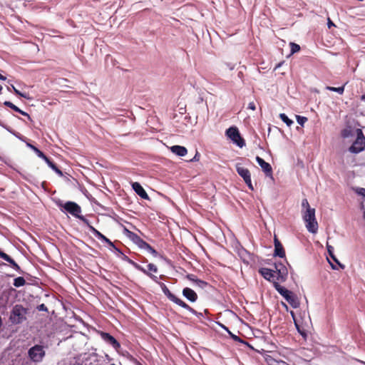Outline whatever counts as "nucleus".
<instances>
[{
  "instance_id": "nucleus-1",
  "label": "nucleus",
  "mask_w": 365,
  "mask_h": 365,
  "mask_svg": "<svg viewBox=\"0 0 365 365\" xmlns=\"http://www.w3.org/2000/svg\"><path fill=\"white\" fill-rule=\"evenodd\" d=\"M135 267L143 272L144 274L149 276L151 279H153L155 282H157L160 288L162 289L163 292L164 294L173 302L175 303L178 306L187 309L190 313L198 316L202 315V314H199L196 310H195L193 308H192L190 305L186 304L184 301H182L181 299L177 297L175 294H173L169 289L167 287V286L163 283L158 281V277L155 275L152 274L148 271L145 269L143 267H142L140 265L135 264Z\"/></svg>"
},
{
  "instance_id": "nucleus-2",
  "label": "nucleus",
  "mask_w": 365,
  "mask_h": 365,
  "mask_svg": "<svg viewBox=\"0 0 365 365\" xmlns=\"http://www.w3.org/2000/svg\"><path fill=\"white\" fill-rule=\"evenodd\" d=\"M28 309L21 304H16L10 314L9 320L14 324H19L26 320Z\"/></svg>"
},
{
  "instance_id": "nucleus-3",
  "label": "nucleus",
  "mask_w": 365,
  "mask_h": 365,
  "mask_svg": "<svg viewBox=\"0 0 365 365\" xmlns=\"http://www.w3.org/2000/svg\"><path fill=\"white\" fill-rule=\"evenodd\" d=\"M274 287L293 308H297L299 306V302L292 292L281 286L277 282H274Z\"/></svg>"
},
{
  "instance_id": "nucleus-4",
  "label": "nucleus",
  "mask_w": 365,
  "mask_h": 365,
  "mask_svg": "<svg viewBox=\"0 0 365 365\" xmlns=\"http://www.w3.org/2000/svg\"><path fill=\"white\" fill-rule=\"evenodd\" d=\"M303 220L309 232L316 233L318 230V223L315 217V209L309 208L303 213Z\"/></svg>"
},
{
  "instance_id": "nucleus-5",
  "label": "nucleus",
  "mask_w": 365,
  "mask_h": 365,
  "mask_svg": "<svg viewBox=\"0 0 365 365\" xmlns=\"http://www.w3.org/2000/svg\"><path fill=\"white\" fill-rule=\"evenodd\" d=\"M365 149V136L361 130H357V137L353 144L349 148V151L351 153L357 154Z\"/></svg>"
},
{
  "instance_id": "nucleus-6",
  "label": "nucleus",
  "mask_w": 365,
  "mask_h": 365,
  "mask_svg": "<svg viewBox=\"0 0 365 365\" xmlns=\"http://www.w3.org/2000/svg\"><path fill=\"white\" fill-rule=\"evenodd\" d=\"M226 135L239 147L242 148L245 145V140L241 137L237 128L234 126L229 128L226 130Z\"/></svg>"
},
{
  "instance_id": "nucleus-7",
  "label": "nucleus",
  "mask_w": 365,
  "mask_h": 365,
  "mask_svg": "<svg viewBox=\"0 0 365 365\" xmlns=\"http://www.w3.org/2000/svg\"><path fill=\"white\" fill-rule=\"evenodd\" d=\"M29 356L33 361H41L45 356L43 347L41 345H35L29 350Z\"/></svg>"
},
{
  "instance_id": "nucleus-8",
  "label": "nucleus",
  "mask_w": 365,
  "mask_h": 365,
  "mask_svg": "<svg viewBox=\"0 0 365 365\" xmlns=\"http://www.w3.org/2000/svg\"><path fill=\"white\" fill-rule=\"evenodd\" d=\"M63 207L71 215L78 217L81 212V207L74 202H66Z\"/></svg>"
},
{
  "instance_id": "nucleus-9",
  "label": "nucleus",
  "mask_w": 365,
  "mask_h": 365,
  "mask_svg": "<svg viewBox=\"0 0 365 365\" xmlns=\"http://www.w3.org/2000/svg\"><path fill=\"white\" fill-rule=\"evenodd\" d=\"M256 160L259 165L262 168L265 175L268 177L272 176V168L269 163L265 162L262 158L257 156Z\"/></svg>"
},
{
  "instance_id": "nucleus-10",
  "label": "nucleus",
  "mask_w": 365,
  "mask_h": 365,
  "mask_svg": "<svg viewBox=\"0 0 365 365\" xmlns=\"http://www.w3.org/2000/svg\"><path fill=\"white\" fill-rule=\"evenodd\" d=\"M101 338L105 341H106L109 344L112 345L113 347L115 348V349H118L120 346V343L110 334L101 331Z\"/></svg>"
},
{
  "instance_id": "nucleus-11",
  "label": "nucleus",
  "mask_w": 365,
  "mask_h": 365,
  "mask_svg": "<svg viewBox=\"0 0 365 365\" xmlns=\"http://www.w3.org/2000/svg\"><path fill=\"white\" fill-rule=\"evenodd\" d=\"M275 269H276L275 273L277 274V279L278 280L284 281L286 279L287 274H288L286 267L284 265H283L282 264H275Z\"/></svg>"
},
{
  "instance_id": "nucleus-12",
  "label": "nucleus",
  "mask_w": 365,
  "mask_h": 365,
  "mask_svg": "<svg viewBox=\"0 0 365 365\" xmlns=\"http://www.w3.org/2000/svg\"><path fill=\"white\" fill-rule=\"evenodd\" d=\"M182 295L190 302H195L198 298L197 293L189 287L182 289Z\"/></svg>"
},
{
  "instance_id": "nucleus-13",
  "label": "nucleus",
  "mask_w": 365,
  "mask_h": 365,
  "mask_svg": "<svg viewBox=\"0 0 365 365\" xmlns=\"http://www.w3.org/2000/svg\"><path fill=\"white\" fill-rule=\"evenodd\" d=\"M274 255L278 256L281 258H283L285 257V251L282 245V243L279 242L278 238L275 236L274 239Z\"/></svg>"
},
{
  "instance_id": "nucleus-14",
  "label": "nucleus",
  "mask_w": 365,
  "mask_h": 365,
  "mask_svg": "<svg viewBox=\"0 0 365 365\" xmlns=\"http://www.w3.org/2000/svg\"><path fill=\"white\" fill-rule=\"evenodd\" d=\"M259 273L267 280L268 281H274L275 278V271L262 267L259 269Z\"/></svg>"
},
{
  "instance_id": "nucleus-15",
  "label": "nucleus",
  "mask_w": 365,
  "mask_h": 365,
  "mask_svg": "<svg viewBox=\"0 0 365 365\" xmlns=\"http://www.w3.org/2000/svg\"><path fill=\"white\" fill-rule=\"evenodd\" d=\"M132 187L141 198L145 200H148L149 198L148 195L139 182H133L132 184Z\"/></svg>"
},
{
  "instance_id": "nucleus-16",
  "label": "nucleus",
  "mask_w": 365,
  "mask_h": 365,
  "mask_svg": "<svg viewBox=\"0 0 365 365\" xmlns=\"http://www.w3.org/2000/svg\"><path fill=\"white\" fill-rule=\"evenodd\" d=\"M0 257L10 263L12 268L21 273L22 271L18 264L7 254L0 250Z\"/></svg>"
},
{
  "instance_id": "nucleus-17",
  "label": "nucleus",
  "mask_w": 365,
  "mask_h": 365,
  "mask_svg": "<svg viewBox=\"0 0 365 365\" xmlns=\"http://www.w3.org/2000/svg\"><path fill=\"white\" fill-rule=\"evenodd\" d=\"M91 232L98 239L106 242L110 246L114 247L113 243L108 238H107L105 235H103L101 232H100L98 230H97L94 227H91Z\"/></svg>"
},
{
  "instance_id": "nucleus-18",
  "label": "nucleus",
  "mask_w": 365,
  "mask_h": 365,
  "mask_svg": "<svg viewBox=\"0 0 365 365\" xmlns=\"http://www.w3.org/2000/svg\"><path fill=\"white\" fill-rule=\"evenodd\" d=\"M172 153H175L178 156H185L187 153V150L185 147L181 145H173L170 147Z\"/></svg>"
},
{
  "instance_id": "nucleus-19",
  "label": "nucleus",
  "mask_w": 365,
  "mask_h": 365,
  "mask_svg": "<svg viewBox=\"0 0 365 365\" xmlns=\"http://www.w3.org/2000/svg\"><path fill=\"white\" fill-rule=\"evenodd\" d=\"M236 170L239 175H240L244 180L251 177L250 172L247 168L241 167L239 165H236Z\"/></svg>"
},
{
  "instance_id": "nucleus-20",
  "label": "nucleus",
  "mask_w": 365,
  "mask_h": 365,
  "mask_svg": "<svg viewBox=\"0 0 365 365\" xmlns=\"http://www.w3.org/2000/svg\"><path fill=\"white\" fill-rule=\"evenodd\" d=\"M4 105L6 107L11 108L12 110H15L16 112L21 113V115H23L24 116H27L29 118H30V115L27 113L21 110L20 108H19L17 106H16L14 104H13L10 101H5L4 103Z\"/></svg>"
},
{
  "instance_id": "nucleus-21",
  "label": "nucleus",
  "mask_w": 365,
  "mask_h": 365,
  "mask_svg": "<svg viewBox=\"0 0 365 365\" xmlns=\"http://www.w3.org/2000/svg\"><path fill=\"white\" fill-rule=\"evenodd\" d=\"M127 232H128V234H127L128 237L136 245L142 239L140 236H138L137 234H135L133 232L127 230Z\"/></svg>"
},
{
  "instance_id": "nucleus-22",
  "label": "nucleus",
  "mask_w": 365,
  "mask_h": 365,
  "mask_svg": "<svg viewBox=\"0 0 365 365\" xmlns=\"http://www.w3.org/2000/svg\"><path fill=\"white\" fill-rule=\"evenodd\" d=\"M27 146L29 147L30 148H31L39 158H41L42 159L46 158V155L42 151H41L38 148H37L36 146L33 145L31 143H27Z\"/></svg>"
},
{
  "instance_id": "nucleus-23",
  "label": "nucleus",
  "mask_w": 365,
  "mask_h": 365,
  "mask_svg": "<svg viewBox=\"0 0 365 365\" xmlns=\"http://www.w3.org/2000/svg\"><path fill=\"white\" fill-rule=\"evenodd\" d=\"M26 284V280L22 277H19L14 279V285L16 287L24 286Z\"/></svg>"
},
{
  "instance_id": "nucleus-24",
  "label": "nucleus",
  "mask_w": 365,
  "mask_h": 365,
  "mask_svg": "<svg viewBox=\"0 0 365 365\" xmlns=\"http://www.w3.org/2000/svg\"><path fill=\"white\" fill-rule=\"evenodd\" d=\"M326 89L331 91L336 92L339 94H343L344 91V86H342L341 87H332V86H327Z\"/></svg>"
},
{
  "instance_id": "nucleus-25",
  "label": "nucleus",
  "mask_w": 365,
  "mask_h": 365,
  "mask_svg": "<svg viewBox=\"0 0 365 365\" xmlns=\"http://www.w3.org/2000/svg\"><path fill=\"white\" fill-rule=\"evenodd\" d=\"M279 118L287 124V126H291L293 124V121L289 119L287 115L284 113H280L279 114Z\"/></svg>"
},
{
  "instance_id": "nucleus-26",
  "label": "nucleus",
  "mask_w": 365,
  "mask_h": 365,
  "mask_svg": "<svg viewBox=\"0 0 365 365\" xmlns=\"http://www.w3.org/2000/svg\"><path fill=\"white\" fill-rule=\"evenodd\" d=\"M187 278L192 282H195L197 283L199 285L201 284H206V283L204 281H202L200 279H196L195 276L194 274H187Z\"/></svg>"
},
{
  "instance_id": "nucleus-27",
  "label": "nucleus",
  "mask_w": 365,
  "mask_h": 365,
  "mask_svg": "<svg viewBox=\"0 0 365 365\" xmlns=\"http://www.w3.org/2000/svg\"><path fill=\"white\" fill-rule=\"evenodd\" d=\"M289 46L291 48V53L293 54L300 51V46L296 43L290 42Z\"/></svg>"
},
{
  "instance_id": "nucleus-28",
  "label": "nucleus",
  "mask_w": 365,
  "mask_h": 365,
  "mask_svg": "<svg viewBox=\"0 0 365 365\" xmlns=\"http://www.w3.org/2000/svg\"><path fill=\"white\" fill-rule=\"evenodd\" d=\"M269 365H289V364L284 361H277L274 359H270L269 360Z\"/></svg>"
},
{
  "instance_id": "nucleus-29",
  "label": "nucleus",
  "mask_w": 365,
  "mask_h": 365,
  "mask_svg": "<svg viewBox=\"0 0 365 365\" xmlns=\"http://www.w3.org/2000/svg\"><path fill=\"white\" fill-rule=\"evenodd\" d=\"M137 245L141 248V249H144V250H148V247H150V245L146 242L145 241H144L143 239H141L139 242L137 244Z\"/></svg>"
},
{
  "instance_id": "nucleus-30",
  "label": "nucleus",
  "mask_w": 365,
  "mask_h": 365,
  "mask_svg": "<svg viewBox=\"0 0 365 365\" xmlns=\"http://www.w3.org/2000/svg\"><path fill=\"white\" fill-rule=\"evenodd\" d=\"M11 87H12V89H13V91H14V92L15 93L16 95L21 96V97H24V98H25L26 99H30V97L26 93H23L20 92L14 86H11Z\"/></svg>"
},
{
  "instance_id": "nucleus-31",
  "label": "nucleus",
  "mask_w": 365,
  "mask_h": 365,
  "mask_svg": "<svg viewBox=\"0 0 365 365\" xmlns=\"http://www.w3.org/2000/svg\"><path fill=\"white\" fill-rule=\"evenodd\" d=\"M296 118H297V123L301 125L302 126H303L304 125V123L307 121V117H304V116H301V115H296Z\"/></svg>"
},
{
  "instance_id": "nucleus-32",
  "label": "nucleus",
  "mask_w": 365,
  "mask_h": 365,
  "mask_svg": "<svg viewBox=\"0 0 365 365\" xmlns=\"http://www.w3.org/2000/svg\"><path fill=\"white\" fill-rule=\"evenodd\" d=\"M327 250H328V252L329 254V255L331 256V257L336 262L338 263L341 267H342L340 263L339 262V261L337 260V259L335 257V256L333 254V247L330 245H327Z\"/></svg>"
},
{
  "instance_id": "nucleus-33",
  "label": "nucleus",
  "mask_w": 365,
  "mask_h": 365,
  "mask_svg": "<svg viewBox=\"0 0 365 365\" xmlns=\"http://www.w3.org/2000/svg\"><path fill=\"white\" fill-rule=\"evenodd\" d=\"M78 218L80 219L83 222V224H85L88 227L89 230L91 231V227L93 226L90 224L89 220L82 215H79Z\"/></svg>"
},
{
  "instance_id": "nucleus-34",
  "label": "nucleus",
  "mask_w": 365,
  "mask_h": 365,
  "mask_svg": "<svg viewBox=\"0 0 365 365\" xmlns=\"http://www.w3.org/2000/svg\"><path fill=\"white\" fill-rule=\"evenodd\" d=\"M43 160L53 170L57 167L56 164L52 160H51L47 156H46V158H44Z\"/></svg>"
},
{
  "instance_id": "nucleus-35",
  "label": "nucleus",
  "mask_w": 365,
  "mask_h": 365,
  "mask_svg": "<svg viewBox=\"0 0 365 365\" xmlns=\"http://www.w3.org/2000/svg\"><path fill=\"white\" fill-rule=\"evenodd\" d=\"M148 270L152 271L153 272H158V267L154 264H152V263L148 264Z\"/></svg>"
},
{
  "instance_id": "nucleus-36",
  "label": "nucleus",
  "mask_w": 365,
  "mask_h": 365,
  "mask_svg": "<svg viewBox=\"0 0 365 365\" xmlns=\"http://www.w3.org/2000/svg\"><path fill=\"white\" fill-rule=\"evenodd\" d=\"M244 181L251 190H254L253 185L252 184L251 177Z\"/></svg>"
},
{
  "instance_id": "nucleus-37",
  "label": "nucleus",
  "mask_w": 365,
  "mask_h": 365,
  "mask_svg": "<svg viewBox=\"0 0 365 365\" xmlns=\"http://www.w3.org/2000/svg\"><path fill=\"white\" fill-rule=\"evenodd\" d=\"M302 206L304 208H306V210H308L309 208H311L309 204V202L307 199H304L302 202Z\"/></svg>"
},
{
  "instance_id": "nucleus-38",
  "label": "nucleus",
  "mask_w": 365,
  "mask_h": 365,
  "mask_svg": "<svg viewBox=\"0 0 365 365\" xmlns=\"http://www.w3.org/2000/svg\"><path fill=\"white\" fill-rule=\"evenodd\" d=\"M38 311L48 312V308L44 304H41L37 307Z\"/></svg>"
},
{
  "instance_id": "nucleus-39",
  "label": "nucleus",
  "mask_w": 365,
  "mask_h": 365,
  "mask_svg": "<svg viewBox=\"0 0 365 365\" xmlns=\"http://www.w3.org/2000/svg\"><path fill=\"white\" fill-rule=\"evenodd\" d=\"M147 251L151 253L153 256L156 257L158 255V252L150 245V247L148 248Z\"/></svg>"
},
{
  "instance_id": "nucleus-40",
  "label": "nucleus",
  "mask_w": 365,
  "mask_h": 365,
  "mask_svg": "<svg viewBox=\"0 0 365 365\" xmlns=\"http://www.w3.org/2000/svg\"><path fill=\"white\" fill-rule=\"evenodd\" d=\"M247 108L250 109V110H256L255 103L254 102L249 103Z\"/></svg>"
},
{
  "instance_id": "nucleus-41",
  "label": "nucleus",
  "mask_w": 365,
  "mask_h": 365,
  "mask_svg": "<svg viewBox=\"0 0 365 365\" xmlns=\"http://www.w3.org/2000/svg\"><path fill=\"white\" fill-rule=\"evenodd\" d=\"M357 192L359 195L365 197V188H359Z\"/></svg>"
},
{
  "instance_id": "nucleus-42",
  "label": "nucleus",
  "mask_w": 365,
  "mask_h": 365,
  "mask_svg": "<svg viewBox=\"0 0 365 365\" xmlns=\"http://www.w3.org/2000/svg\"><path fill=\"white\" fill-rule=\"evenodd\" d=\"M59 176H63V173L62 171L58 168L56 167L54 170H53Z\"/></svg>"
},
{
  "instance_id": "nucleus-43",
  "label": "nucleus",
  "mask_w": 365,
  "mask_h": 365,
  "mask_svg": "<svg viewBox=\"0 0 365 365\" xmlns=\"http://www.w3.org/2000/svg\"><path fill=\"white\" fill-rule=\"evenodd\" d=\"M199 158H200V155H199L198 153H197L195 154V155L194 156V158L190 161H197V160H199Z\"/></svg>"
},
{
  "instance_id": "nucleus-44",
  "label": "nucleus",
  "mask_w": 365,
  "mask_h": 365,
  "mask_svg": "<svg viewBox=\"0 0 365 365\" xmlns=\"http://www.w3.org/2000/svg\"><path fill=\"white\" fill-rule=\"evenodd\" d=\"M334 26V24H333V22L329 19V21H328V27L329 28H331V26Z\"/></svg>"
},
{
  "instance_id": "nucleus-45",
  "label": "nucleus",
  "mask_w": 365,
  "mask_h": 365,
  "mask_svg": "<svg viewBox=\"0 0 365 365\" xmlns=\"http://www.w3.org/2000/svg\"><path fill=\"white\" fill-rule=\"evenodd\" d=\"M0 80H2V81H5L6 80V77L4 76L3 75H1V73H0Z\"/></svg>"
},
{
  "instance_id": "nucleus-46",
  "label": "nucleus",
  "mask_w": 365,
  "mask_h": 365,
  "mask_svg": "<svg viewBox=\"0 0 365 365\" xmlns=\"http://www.w3.org/2000/svg\"><path fill=\"white\" fill-rule=\"evenodd\" d=\"M361 99L365 102V94L361 96Z\"/></svg>"
},
{
  "instance_id": "nucleus-47",
  "label": "nucleus",
  "mask_w": 365,
  "mask_h": 365,
  "mask_svg": "<svg viewBox=\"0 0 365 365\" xmlns=\"http://www.w3.org/2000/svg\"><path fill=\"white\" fill-rule=\"evenodd\" d=\"M300 334H301V335H302V336H306V334H305V333H300Z\"/></svg>"
},
{
  "instance_id": "nucleus-48",
  "label": "nucleus",
  "mask_w": 365,
  "mask_h": 365,
  "mask_svg": "<svg viewBox=\"0 0 365 365\" xmlns=\"http://www.w3.org/2000/svg\"><path fill=\"white\" fill-rule=\"evenodd\" d=\"M331 267L333 269H336V267L333 264H331Z\"/></svg>"
},
{
  "instance_id": "nucleus-49",
  "label": "nucleus",
  "mask_w": 365,
  "mask_h": 365,
  "mask_svg": "<svg viewBox=\"0 0 365 365\" xmlns=\"http://www.w3.org/2000/svg\"><path fill=\"white\" fill-rule=\"evenodd\" d=\"M364 218H365V211H364Z\"/></svg>"
}]
</instances>
